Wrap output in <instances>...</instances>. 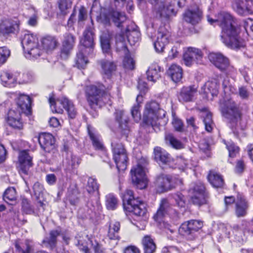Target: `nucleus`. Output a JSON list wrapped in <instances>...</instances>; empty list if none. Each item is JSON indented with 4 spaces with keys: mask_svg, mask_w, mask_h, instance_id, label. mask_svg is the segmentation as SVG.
I'll return each instance as SVG.
<instances>
[{
    "mask_svg": "<svg viewBox=\"0 0 253 253\" xmlns=\"http://www.w3.org/2000/svg\"><path fill=\"white\" fill-rule=\"evenodd\" d=\"M208 21L211 25L215 24L220 27L221 40L226 46L232 49L241 46L239 29L235 25L233 17L229 13L220 12L215 19L208 16Z\"/></svg>",
    "mask_w": 253,
    "mask_h": 253,
    "instance_id": "nucleus-1",
    "label": "nucleus"
},
{
    "mask_svg": "<svg viewBox=\"0 0 253 253\" xmlns=\"http://www.w3.org/2000/svg\"><path fill=\"white\" fill-rule=\"evenodd\" d=\"M166 114V111L159 107L157 102L152 101L147 102L143 112V122L146 125L154 127L161 124Z\"/></svg>",
    "mask_w": 253,
    "mask_h": 253,
    "instance_id": "nucleus-2",
    "label": "nucleus"
},
{
    "mask_svg": "<svg viewBox=\"0 0 253 253\" xmlns=\"http://www.w3.org/2000/svg\"><path fill=\"white\" fill-rule=\"evenodd\" d=\"M153 6V11L157 18H167L171 14H175L176 11L174 7L176 4L179 7H182L185 4L186 0H173L172 3H166L162 0H148Z\"/></svg>",
    "mask_w": 253,
    "mask_h": 253,
    "instance_id": "nucleus-3",
    "label": "nucleus"
},
{
    "mask_svg": "<svg viewBox=\"0 0 253 253\" xmlns=\"http://www.w3.org/2000/svg\"><path fill=\"white\" fill-rule=\"evenodd\" d=\"M124 210L132 212L137 216H144L146 214L145 204L139 198L135 199L133 192L131 190H126L123 196Z\"/></svg>",
    "mask_w": 253,
    "mask_h": 253,
    "instance_id": "nucleus-4",
    "label": "nucleus"
},
{
    "mask_svg": "<svg viewBox=\"0 0 253 253\" xmlns=\"http://www.w3.org/2000/svg\"><path fill=\"white\" fill-rule=\"evenodd\" d=\"M86 96L89 105L94 109L98 106L101 107L104 104H111L110 93L101 91L94 85L87 87Z\"/></svg>",
    "mask_w": 253,
    "mask_h": 253,
    "instance_id": "nucleus-5",
    "label": "nucleus"
},
{
    "mask_svg": "<svg viewBox=\"0 0 253 253\" xmlns=\"http://www.w3.org/2000/svg\"><path fill=\"white\" fill-rule=\"evenodd\" d=\"M222 116L227 120L232 128L238 126L241 120L242 113L239 105L233 100L224 102L220 107Z\"/></svg>",
    "mask_w": 253,
    "mask_h": 253,
    "instance_id": "nucleus-6",
    "label": "nucleus"
},
{
    "mask_svg": "<svg viewBox=\"0 0 253 253\" xmlns=\"http://www.w3.org/2000/svg\"><path fill=\"white\" fill-rule=\"evenodd\" d=\"M147 164V159L142 158L138 160L137 166L133 167L130 171L133 183L140 189H143L147 186V180L144 170Z\"/></svg>",
    "mask_w": 253,
    "mask_h": 253,
    "instance_id": "nucleus-7",
    "label": "nucleus"
},
{
    "mask_svg": "<svg viewBox=\"0 0 253 253\" xmlns=\"http://www.w3.org/2000/svg\"><path fill=\"white\" fill-rule=\"evenodd\" d=\"M49 102L50 103V108L53 112L60 114L63 113V110L62 109L57 108L56 107L57 103L59 102L62 105L64 108L67 111L69 117L70 118H75L77 114V110L73 102L66 97H62L57 99L56 102L53 97H50L49 98Z\"/></svg>",
    "mask_w": 253,
    "mask_h": 253,
    "instance_id": "nucleus-8",
    "label": "nucleus"
},
{
    "mask_svg": "<svg viewBox=\"0 0 253 253\" xmlns=\"http://www.w3.org/2000/svg\"><path fill=\"white\" fill-rule=\"evenodd\" d=\"M126 19L125 13L120 12L113 8H111L107 11L102 12L100 15L101 22L105 25H109L110 21L112 20L118 27H121L122 24L126 20Z\"/></svg>",
    "mask_w": 253,
    "mask_h": 253,
    "instance_id": "nucleus-9",
    "label": "nucleus"
},
{
    "mask_svg": "<svg viewBox=\"0 0 253 253\" xmlns=\"http://www.w3.org/2000/svg\"><path fill=\"white\" fill-rule=\"evenodd\" d=\"M94 28L92 20L90 19V24L88 25L84 32L83 38L81 40L82 47L85 52L88 51V54H92L94 46Z\"/></svg>",
    "mask_w": 253,
    "mask_h": 253,
    "instance_id": "nucleus-10",
    "label": "nucleus"
},
{
    "mask_svg": "<svg viewBox=\"0 0 253 253\" xmlns=\"http://www.w3.org/2000/svg\"><path fill=\"white\" fill-rule=\"evenodd\" d=\"M189 192L191 195V200L194 204L201 206L206 203L205 187L202 183L199 182L192 184Z\"/></svg>",
    "mask_w": 253,
    "mask_h": 253,
    "instance_id": "nucleus-11",
    "label": "nucleus"
},
{
    "mask_svg": "<svg viewBox=\"0 0 253 253\" xmlns=\"http://www.w3.org/2000/svg\"><path fill=\"white\" fill-rule=\"evenodd\" d=\"M210 60L220 70L229 74L233 69L229 60L220 53H211L209 55Z\"/></svg>",
    "mask_w": 253,
    "mask_h": 253,
    "instance_id": "nucleus-12",
    "label": "nucleus"
},
{
    "mask_svg": "<svg viewBox=\"0 0 253 253\" xmlns=\"http://www.w3.org/2000/svg\"><path fill=\"white\" fill-rule=\"evenodd\" d=\"M19 31V21L10 18H3L0 22V34L3 36L16 34Z\"/></svg>",
    "mask_w": 253,
    "mask_h": 253,
    "instance_id": "nucleus-13",
    "label": "nucleus"
},
{
    "mask_svg": "<svg viewBox=\"0 0 253 253\" xmlns=\"http://www.w3.org/2000/svg\"><path fill=\"white\" fill-rule=\"evenodd\" d=\"M11 98L14 97L16 100L17 105V111L25 114L27 115H30L31 112L30 97L25 94H19L17 97V94L16 93H10Z\"/></svg>",
    "mask_w": 253,
    "mask_h": 253,
    "instance_id": "nucleus-14",
    "label": "nucleus"
},
{
    "mask_svg": "<svg viewBox=\"0 0 253 253\" xmlns=\"http://www.w3.org/2000/svg\"><path fill=\"white\" fill-rule=\"evenodd\" d=\"M183 20L192 25L200 23L203 17V12L199 6H194L187 9L183 14Z\"/></svg>",
    "mask_w": 253,
    "mask_h": 253,
    "instance_id": "nucleus-15",
    "label": "nucleus"
},
{
    "mask_svg": "<svg viewBox=\"0 0 253 253\" xmlns=\"http://www.w3.org/2000/svg\"><path fill=\"white\" fill-rule=\"evenodd\" d=\"M202 58V52L198 48L189 47L184 49L183 60L187 66H191L195 62L199 63Z\"/></svg>",
    "mask_w": 253,
    "mask_h": 253,
    "instance_id": "nucleus-16",
    "label": "nucleus"
},
{
    "mask_svg": "<svg viewBox=\"0 0 253 253\" xmlns=\"http://www.w3.org/2000/svg\"><path fill=\"white\" fill-rule=\"evenodd\" d=\"M232 7L240 15L253 13V0H235Z\"/></svg>",
    "mask_w": 253,
    "mask_h": 253,
    "instance_id": "nucleus-17",
    "label": "nucleus"
},
{
    "mask_svg": "<svg viewBox=\"0 0 253 253\" xmlns=\"http://www.w3.org/2000/svg\"><path fill=\"white\" fill-rule=\"evenodd\" d=\"M169 32L165 28H161L159 29L157 41L154 43L156 52L160 53L164 51L166 45L169 42Z\"/></svg>",
    "mask_w": 253,
    "mask_h": 253,
    "instance_id": "nucleus-18",
    "label": "nucleus"
},
{
    "mask_svg": "<svg viewBox=\"0 0 253 253\" xmlns=\"http://www.w3.org/2000/svg\"><path fill=\"white\" fill-rule=\"evenodd\" d=\"M140 36V34L138 30L134 28L130 30L128 28L126 30L125 34L121 33L116 35V40L117 42H123L126 38L131 45H134L139 41Z\"/></svg>",
    "mask_w": 253,
    "mask_h": 253,
    "instance_id": "nucleus-19",
    "label": "nucleus"
},
{
    "mask_svg": "<svg viewBox=\"0 0 253 253\" xmlns=\"http://www.w3.org/2000/svg\"><path fill=\"white\" fill-rule=\"evenodd\" d=\"M38 140L41 148L45 152L50 153L55 149V140L52 134L42 133L39 134Z\"/></svg>",
    "mask_w": 253,
    "mask_h": 253,
    "instance_id": "nucleus-20",
    "label": "nucleus"
},
{
    "mask_svg": "<svg viewBox=\"0 0 253 253\" xmlns=\"http://www.w3.org/2000/svg\"><path fill=\"white\" fill-rule=\"evenodd\" d=\"M197 87L195 85L183 87L178 95V99L181 102H192L197 95Z\"/></svg>",
    "mask_w": 253,
    "mask_h": 253,
    "instance_id": "nucleus-21",
    "label": "nucleus"
},
{
    "mask_svg": "<svg viewBox=\"0 0 253 253\" xmlns=\"http://www.w3.org/2000/svg\"><path fill=\"white\" fill-rule=\"evenodd\" d=\"M18 163L20 171L25 174H28L30 168L33 166V163L32 158L26 151L20 152Z\"/></svg>",
    "mask_w": 253,
    "mask_h": 253,
    "instance_id": "nucleus-22",
    "label": "nucleus"
},
{
    "mask_svg": "<svg viewBox=\"0 0 253 253\" xmlns=\"http://www.w3.org/2000/svg\"><path fill=\"white\" fill-rule=\"evenodd\" d=\"M156 186L157 192L159 193H164L171 190L172 186L170 176L164 174L160 175L157 178Z\"/></svg>",
    "mask_w": 253,
    "mask_h": 253,
    "instance_id": "nucleus-23",
    "label": "nucleus"
},
{
    "mask_svg": "<svg viewBox=\"0 0 253 253\" xmlns=\"http://www.w3.org/2000/svg\"><path fill=\"white\" fill-rule=\"evenodd\" d=\"M75 43V37L71 34L66 33L64 35V39L62 43L61 51V57L66 59L70 55Z\"/></svg>",
    "mask_w": 253,
    "mask_h": 253,
    "instance_id": "nucleus-24",
    "label": "nucleus"
},
{
    "mask_svg": "<svg viewBox=\"0 0 253 253\" xmlns=\"http://www.w3.org/2000/svg\"><path fill=\"white\" fill-rule=\"evenodd\" d=\"M21 39L23 49H29V47L37 46L39 43L37 35L28 31L22 33Z\"/></svg>",
    "mask_w": 253,
    "mask_h": 253,
    "instance_id": "nucleus-25",
    "label": "nucleus"
},
{
    "mask_svg": "<svg viewBox=\"0 0 253 253\" xmlns=\"http://www.w3.org/2000/svg\"><path fill=\"white\" fill-rule=\"evenodd\" d=\"M249 204L244 196L238 194L235 203V214L238 217L245 216L247 213Z\"/></svg>",
    "mask_w": 253,
    "mask_h": 253,
    "instance_id": "nucleus-26",
    "label": "nucleus"
},
{
    "mask_svg": "<svg viewBox=\"0 0 253 253\" xmlns=\"http://www.w3.org/2000/svg\"><path fill=\"white\" fill-rule=\"evenodd\" d=\"M21 113L16 111L15 110L10 109L7 114L6 121L8 124L11 127L21 129L23 127V124L21 121Z\"/></svg>",
    "mask_w": 253,
    "mask_h": 253,
    "instance_id": "nucleus-27",
    "label": "nucleus"
},
{
    "mask_svg": "<svg viewBox=\"0 0 253 253\" xmlns=\"http://www.w3.org/2000/svg\"><path fill=\"white\" fill-rule=\"evenodd\" d=\"M41 45L43 49L46 52H51L54 50L58 45V42L55 37L46 36L41 40Z\"/></svg>",
    "mask_w": 253,
    "mask_h": 253,
    "instance_id": "nucleus-28",
    "label": "nucleus"
},
{
    "mask_svg": "<svg viewBox=\"0 0 253 253\" xmlns=\"http://www.w3.org/2000/svg\"><path fill=\"white\" fill-rule=\"evenodd\" d=\"M14 245L16 253H33L34 251L33 243L31 240H26L24 242L16 240Z\"/></svg>",
    "mask_w": 253,
    "mask_h": 253,
    "instance_id": "nucleus-29",
    "label": "nucleus"
},
{
    "mask_svg": "<svg viewBox=\"0 0 253 253\" xmlns=\"http://www.w3.org/2000/svg\"><path fill=\"white\" fill-rule=\"evenodd\" d=\"M120 226V223L119 221H110L107 233V237L110 240L117 241L120 240L121 238L119 234Z\"/></svg>",
    "mask_w": 253,
    "mask_h": 253,
    "instance_id": "nucleus-30",
    "label": "nucleus"
},
{
    "mask_svg": "<svg viewBox=\"0 0 253 253\" xmlns=\"http://www.w3.org/2000/svg\"><path fill=\"white\" fill-rule=\"evenodd\" d=\"M170 209L169 204L167 199H162L160 207L156 213L154 215L155 220L161 222L163 218L168 214Z\"/></svg>",
    "mask_w": 253,
    "mask_h": 253,
    "instance_id": "nucleus-31",
    "label": "nucleus"
},
{
    "mask_svg": "<svg viewBox=\"0 0 253 253\" xmlns=\"http://www.w3.org/2000/svg\"><path fill=\"white\" fill-rule=\"evenodd\" d=\"M155 160L158 163L163 164H168L170 162V155L161 147H156L154 149Z\"/></svg>",
    "mask_w": 253,
    "mask_h": 253,
    "instance_id": "nucleus-32",
    "label": "nucleus"
},
{
    "mask_svg": "<svg viewBox=\"0 0 253 253\" xmlns=\"http://www.w3.org/2000/svg\"><path fill=\"white\" fill-rule=\"evenodd\" d=\"M219 87V82L216 79H213L206 82L202 89L205 93H211L212 96H214L217 95Z\"/></svg>",
    "mask_w": 253,
    "mask_h": 253,
    "instance_id": "nucleus-33",
    "label": "nucleus"
},
{
    "mask_svg": "<svg viewBox=\"0 0 253 253\" xmlns=\"http://www.w3.org/2000/svg\"><path fill=\"white\" fill-rule=\"evenodd\" d=\"M182 74L181 67L176 64L171 65L168 71V74L175 83L178 82L181 80Z\"/></svg>",
    "mask_w": 253,
    "mask_h": 253,
    "instance_id": "nucleus-34",
    "label": "nucleus"
},
{
    "mask_svg": "<svg viewBox=\"0 0 253 253\" xmlns=\"http://www.w3.org/2000/svg\"><path fill=\"white\" fill-rule=\"evenodd\" d=\"M161 68L157 64H152L147 71V79L155 83L161 77Z\"/></svg>",
    "mask_w": 253,
    "mask_h": 253,
    "instance_id": "nucleus-35",
    "label": "nucleus"
},
{
    "mask_svg": "<svg viewBox=\"0 0 253 253\" xmlns=\"http://www.w3.org/2000/svg\"><path fill=\"white\" fill-rule=\"evenodd\" d=\"M2 84L8 87L14 86L16 80L12 74L7 71H3L0 75Z\"/></svg>",
    "mask_w": 253,
    "mask_h": 253,
    "instance_id": "nucleus-36",
    "label": "nucleus"
},
{
    "mask_svg": "<svg viewBox=\"0 0 253 253\" xmlns=\"http://www.w3.org/2000/svg\"><path fill=\"white\" fill-rule=\"evenodd\" d=\"M102 72L108 79L110 78L116 70V66L114 63L108 60H102L100 61Z\"/></svg>",
    "mask_w": 253,
    "mask_h": 253,
    "instance_id": "nucleus-37",
    "label": "nucleus"
},
{
    "mask_svg": "<svg viewBox=\"0 0 253 253\" xmlns=\"http://www.w3.org/2000/svg\"><path fill=\"white\" fill-rule=\"evenodd\" d=\"M23 50L25 57L30 60L38 58L43 52V49L40 48L39 43L37 46L29 47V49L26 48Z\"/></svg>",
    "mask_w": 253,
    "mask_h": 253,
    "instance_id": "nucleus-38",
    "label": "nucleus"
},
{
    "mask_svg": "<svg viewBox=\"0 0 253 253\" xmlns=\"http://www.w3.org/2000/svg\"><path fill=\"white\" fill-rule=\"evenodd\" d=\"M112 150L113 153V158H115L117 160L118 159V156H121L122 160L124 162L125 160H127V155L124 145L122 143H112Z\"/></svg>",
    "mask_w": 253,
    "mask_h": 253,
    "instance_id": "nucleus-39",
    "label": "nucleus"
},
{
    "mask_svg": "<svg viewBox=\"0 0 253 253\" xmlns=\"http://www.w3.org/2000/svg\"><path fill=\"white\" fill-rule=\"evenodd\" d=\"M144 253H154L156 246L153 239L149 235L145 236L142 239Z\"/></svg>",
    "mask_w": 253,
    "mask_h": 253,
    "instance_id": "nucleus-40",
    "label": "nucleus"
},
{
    "mask_svg": "<svg viewBox=\"0 0 253 253\" xmlns=\"http://www.w3.org/2000/svg\"><path fill=\"white\" fill-rule=\"evenodd\" d=\"M208 178L209 181L213 187L220 188L224 184V181L221 175L216 172L210 171Z\"/></svg>",
    "mask_w": 253,
    "mask_h": 253,
    "instance_id": "nucleus-41",
    "label": "nucleus"
},
{
    "mask_svg": "<svg viewBox=\"0 0 253 253\" xmlns=\"http://www.w3.org/2000/svg\"><path fill=\"white\" fill-rule=\"evenodd\" d=\"M110 39L111 37L108 32H104L100 36V44L104 53H109L110 52Z\"/></svg>",
    "mask_w": 253,
    "mask_h": 253,
    "instance_id": "nucleus-42",
    "label": "nucleus"
},
{
    "mask_svg": "<svg viewBox=\"0 0 253 253\" xmlns=\"http://www.w3.org/2000/svg\"><path fill=\"white\" fill-rule=\"evenodd\" d=\"M201 116L203 118L205 129L208 132H211L214 126L211 114L206 110L202 111Z\"/></svg>",
    "mask_w": 253,
    "mask_h": 253,
    "instance_id": "nucleus-43",
    "label": "nucleus"
},
{
    "mask_svg": "<svg viewBox=\"0 0 253 253\" xmlns=\"http://www.w3.org/2000/svg\"><path fill=\"white\" fill-rule=\"evenodd\" d=\"M85 54H89L88 51L86 52L83 49H80V50L77 54V58L76 59V64L78 68H84L87 63L88 60L85 57Z\"/></svg>",
    "mask_w": 253,
    "mask_h": 253,
    "instance_id": "nucleus-44",
    "label": "nucleus"
},
{
    "mask_svg": "<svg viewBox=\"0 0 253 253\" xmlns=\"http://www.w3.org/2000/svg\"><path fill=\"white\" fill-rule=\"evenodd\" d=\"M60 235V232L57 230H52L50 232L49 236L46 237L43 243L45 244L46 247H49L50 249L55 247L56 244V238Z\"/></svg>",
    "mask_w": 253,
    "mask_h": 253,
    "instance_id": "nucleus-45",
    "label": "nucleus"
},
{
    "mask_svg": "<svg viewBox=\"0 0 253 253\" xmlns=\"http://www.w3.org/2000/svg\"><path fill=\"white\" fill-rule=\"evenodd\" d=\"M88 133L92 140V144L95 149L102 150L104 146L99 139V136L93 132L90 128L89 126H87Z\"/></svg>",
    "mask_w": 253,
    "mask_h": 253,
    "instance_id": "nucleus-46",
    "label": "nucleus"
},
{
    "mask_svg": "<svg viewBox=\"0 0 253 253\" xmlns=\"http://www.w3.org/2000/svg\"><path fill=\"white\" fill-rule=\"evenodd\" d=\"M165 139L167 143H169L173 148L180 149L183 148L182 143L171 133H167L165 135Z\"/></svg>",
    "mask_w": 253,
    "mask_h": 253,
    "instance_id": "nucleus-47",
    "label": "nucleus"
},
{
    "mask_svg": "<svg viewBox=\"0 0 253 253\" xmlns=\"http://www.w3.org/2000/svg\"><path fill=\"white\" fill-rule=\"evenodd\" d=\"M86 189L90 194H95L98 195L99 194V185L97 184L96 180L92 177H89L88 179Z\"/></svg>",
    "mask_w": 253,
    "mask_h": 253,
    "instance_id": "nucleus-48",
    "label": "nucleus"
},
{
    "mask_svg": "<svg viewBox=\"0 0 253 253\" xmlns=\"http://www.w3.org/2000/svg\"><path fill=\"white\" fill-rule=\"evenodd\" d=\"M116 121L119 124V126L122 129L126 130L127 128V121L126 119H123L124 112L122 110H116L115 113Z\"/></svg>",
    "mask_w": 253,
    "mask_h": 253,
    "instance_id": "nucleus-49",
    "label": "nucleus"
},
{
    "mask_svg": "<svg viewBox=\"0 0 253 253\" xmlns=\"http://www.w3.org/2000/svg\"><path fill=\"white\" fill-rule=\"evenodd\" d=\"M73 0H59L58 1V7L63 14L68 13V10L71 9Z\"/></svg>",
    "mask_w": 253,
    "mask_h": 253,
    "instance_id": "nucleus-50",
    "label": "nucleus"
},
{
    "mask_svg": "<svg viewBox=\"0 0 253 253\" xmlns=\"http://www.w3.org/2000/svg\"><path fill=\"white\" fill-rule=\"evenodd\" d=\"M117 205L118 200L114 195L109 194L106 196V206L107 209L114 210Z\"/></svg>",
    "mask_w": 253,
    "mask_h": 253,
    "instance_id": "nucleus-51",
    "label": "nucleus"
},
{
    "mask_svg": "<svg viewBox=\"0 0 253 253\" xmlns=\"http://www.w3.org/2000/svg\"><path fill=\"white\" fill-rule=\"evenodd\" d=\"M3 200L7 203L16 199V190L13 187L8 188L3 196Z\"/></svg>",
    "mask_w": 253,
    "mask_h": 253,
    "instance_id": "nucleus-52",
    "label": "nucleus"
},
{
    "mask_svg": "<svg viewBox=\"0 0 253 253\" xmlns=\"http://www.w3.org/2000/svg\"><path fill=\"white\" fill-rule=\"evenodd\" d=\"M123 64L126 69L132 70L134 68L135 61L128 53H126L123 60Z\"/></svg>",
    "mask_w": 253,
    "mask_h": 253,
    "instance_id": "nucleus-53",
    "label": "nucleus"
},
{
    "mask_svg": "<svg viewBox=\"0 0 253 253\" xmlns=\"http://www.w3.org/2000/svg\"><path fill=\"white\" fill-rule=\"evenodd\" d=\"M10 55V51L6 47H0V66L5 62Z\"/></svg>",
    "mask_w": 253,
    "mask_h": 253,
    "instance_id": "nucleus-54",
    "label": "nucleus"
},
{
    "mask_svg": "<svg viewBox=\"0 0 253 253\" xmlns=\"http://www.w3.org/2000/svg\"><path fill=\"white\" fill-rule=\"evenodd\" d=\"M225 144L229 152V156L230 157H235L239 152V147L236 146L232 142H228L227 143H225Z\"/></svg>",
    "mask_w": 253,
    "mask_h": 253,
    "instance_id": "nucleus-55",
    "label": "nucleus"
},
{
    "mask_svg": "<svg viewBox=\"0 0 253 253\" xmlns=\"http://www.w3.org/2000/svg\"><path fill=\"white\" fill-rule=\"evenodd\" d=\"M177 206L180 208H184L185 199L184 196L180 193H176L173 196Z\"/></svg>",
    "mask_w": 253,
    "mask_h": 253,
    "instance_id": "nucleus-56",
    "label": "nucleus"
},
{
    "mask_svg": "<svg viewBox=\"0 0 253 253\" xmlns=\"http://www.w3.org/2000/svg\"><path fill=\"white\" fill-rule=\"evenodd\" d=\"M113 159L119 171H124L126 169L127 160H125L124 162L121 156H118V160L115 158H113Z\"/></svg>",
    "mask_w": 253,
    "mask_h": 253,
    "instance_id": "nucleus-57",
    "label": "nucleus"
},
{
    "mask_svg": "<svg viewBox=\"0 0 253 253\" xmlns=\"http://www.w3.org/2000/svg\"><path fill=\"white\" fill-rule=\"evenodd\" d=\"M87 207L90 209V211H88V213L87 214L84 215V217L87 218L88 216H90L91 213L94 212H96L99 211L100 208V205L98 201H96L94 205L92 204L90 202H88L87 204Z\"/></svg>",
    "mask_w": 253,
    "mask_h": 253,
    "instance_id": "nucleus-58",
    "label": "nucleus"
},
{
    "mask_svg": "<svg viewBox=\"0 0 253 253\" xmlns=\"http://www.w3.org/2000/svg\"><path fill=\"white\" fill-rule=\"evenodd\" d=\"M78 194L76 190L74 191L72 193L68 192L67 200L70 204L73 206H76L79 203Z\"/></svg>",
    "mask_w": 253,
    "mask_h": 253,
    "instance_id": "nucleus-59",
    "label": "nucleus"
},
{
    "mask_svg": "<svg viewBox=\"0 0 253 253\" xmlns=\"http://www.w3.org/2000/svg\"><path fill=\"white\" fill-rule=\"evenodd\" d=\"M33 189L36 198L39 199L40 197L42 195L43 187L39 182H36L33 186Z\"/></svg>",
    "mask_w": 253,
    "mask_h": 253,
    "instance_id": "nucleus-60",
    "label": "nucleus"
},
{
    "mask_svg": "<svg viewBox=\"0 0 253 253\" xmlns=\"http://www.w3.org/2000/svg\"><path fill=\"white\" fill-rule=\"evenodd\" d=\"M74 242L75 245L78 246L80 250L83 251L84 253H89L86 243H84L82 240L78 239L77 237L75 238Z\"/></svg>",
    "mask_w": 253,
    "mask_h": 253,
    "instance_id": "nucleus-61",
    "label": "nucleus"
},
{
    "mask_svg": "<svg viewBox=\"0 0 253 253\" xmlns=\"http://www.w3.org/2000/svg\"><path fill=\"white\" fill-rule=\"evenodd\" d=\"M89 244L94 252V253H104V249L102 246L99 244L96 240L88 239Z\"/></svg>",
    "mask_w": 253,
    "mask_h": 253,
    "instance_id": "nucleus-62",
    "label": "nucleus"
},
{
    "mask_svg": "<svg viewBox=\"0 0 253 253\" xmlns=\"http://www.w3.org/2000/svg\"><path fill=\"white\" fill-rule=\"evenodd\" d=\"M189 225V221L182 224L179 229V233L183 236H186L192 234V231L190 229V227Z\"/></svg>",
    "mask_w": 253,
    "mask_h": 253,
    "instance_id": "nucleus-63",
    "label": "nucleus"
},
{
    "mask_svg": "<svg viewBox=\"0 0 253 253\" xmlns=\"http://www.w3.org/2000/svg\"><path fill=\"white\" fill-rule=\"evenodd\" d=\"M189 226L190 227V229L191 230L192 233L198 231L203 226L202 222L199 220H192L189 221Z\"/></svg>",
    "mask_w": 253,
    "mask_h": 253,
    "instance_id": "nucleus-64",
    "label": "nucleus"
}]
</instances>
